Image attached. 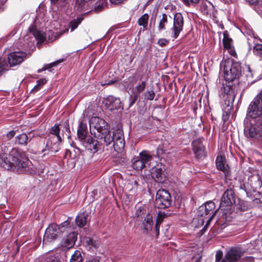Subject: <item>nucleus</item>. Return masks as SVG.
Masks as SVG:
<instances>
[{"label":"nucleus","mask_w":262,"mask_h":262,"mask_svg":"<svg viewBox=\"0 0 262 262\" xmlns=\"http://www.w3.org/2000/svg\"><path fill=\"white\" fill-rule=\"evenodd\" d=\"M86 124L83 121H81L77 130L78 138L86 149L93 153L96 152L99 149L100 144L92 137L86 136Z\"/></svg>","instance_id":"obj_5"},{"label":"nucleus","mask_w":262,"mask_h":262,"mask_svg":"<svg viewBox=\"0 0 262 262\" xmlns=\"http://www.w3.org/2000/svg\"><path fill=\"white\" fill-rule=\"evenodd\" d=\"M201 259V256H199L197 260L194 261L193 262H200Z\"/></svg>","instance_id":"obj_52"},{"label":"nucleus","mask_w":262,"mask_h":262,"mask_svg":"<svg viewBox=\"0 0 262 262\" xmlns=\"http://www.w3.org/2000/svg\"><path fill=\"white\" fill-rule=\"evenodd\" d=\"M149 16L147 14H143L138 19V24L140 26H142L144 28H146L147 25V22Z\"/></svg>","instance_id":"obj_32"},{"label":"nucleus","mask_w":262,"mask_h":262,"mask_svg":"<svg viewBox=\"0 0 262 262\" xmlns=\"http://www.w3.org/2000/svg\"><path fill=\"white\" fill-rule=\"evenodd\" d=\"M241 188L242 189H244L245 190V185L244 184H242L241 185Z\"/></svg>","instance_id":"obj_53"},{"label":"nucleus","mask_w":262,"mask_h":262,"mask_svg":"<svg viewBox=\"0 0 262 262\" xmlns=\"http://www.w3.org/2000/svg\"><path fill=\"white\" fill-rule=\"evenodd\" d=\"M105 6V3L103 1H100L99 2H97L95 7H94V10L96 12H100L101 11L104 6Z\"/></svg>","instance_id":"obj_37"},{"label":"nucleus","mask_w":262,"mask_h":262,"mask_svg":"<svg viewBox=\"0 0 262 262\" xmlns=\"http://www.w3.org/2000/svg\"><path fill=\"white\" fill-rule=\"evenodd\" d=\"M216 165L218 169L225 172L227 170V167L225 165V158L224 157L217 156L216 159Z\"/></svg>","instance_id":"obj_27"},{"label":"nucleus","mask_w":262,"mask_h":262,"mask_svg":"<svg viewBox=\"0 0 262 262\" xmlns=\"http://www.w3.org/2000/svg\"><path fill=\"white\" fill-rule=\"evenodd\" d=\"M167 42V40L166 39H160L158 41V43L161 46H164L166 45Z\"/></svg>","instance_id":"obj_47"},{"label":"nucleus","mask_w":262,"mask_h":262,"mask_svg":"<svg viewBox=\"0 0 262 262\" xmlns=\"http://www.w3.org/2000/svg\"><path fill=\"white\" fill-rule=\"evenodd\" d=\"M231 82L226 81L225 83H223L221 88L220 97L225 101H229L233 97Z\"/></svg>","instance_id":"obj_17"},{"label":"nucleus","mask_w":262,"mask_h":262,"mask_svg":"<svg viewBox=\"0 0 262 262\" xmlns=\"http://www.w3.org/2000/svg\"><path fill=\"white\" fill-rule=\"evenodd\" d=\"M15 132L13 130L10 131L7 134V137L9 139H11L14 136Z\"/></svg>","instance_id":"obj_45"},{"label":"nucleus","mask_w":262,"mask_h":262,"mask_svg":"<svg viewBox=\"0 0 262 262\" xmlns=\"http://www.w3.org/2000/svg\"><path fill=\"white\" fill-rule=\"evenodd\" d=\"M143 164L145 167L149 166L152 159V156L149 152L144 150L139 154L138 157Z\"/></svg>","instance_id":"obj_24"},{"label":"nucleus","mask_w":262,"mask_h":262,"mask_svg":"<svg viewBox=\"0 0 262 262\" xmlns=\"http://www.w3.org/2000/svg\"><path fill=\"white\" fill-rule=\"evenodd\" d=\"M90 127L93 128L97 132L95 133V137L103 139L106 145L113 144L114 149L117 152H120L124 147L125 142L123 132L120 129H117L115 132L110 130V126L103 119L98 117H93L89 121Z\"/></svg>","instance_id":"obj_1"},{"label":"nucleus","mask_w":262,"mask_h":262,"mask_svg":"<svg viewBox=\"0 0 262 262\" xmlns=\"http://www.w3.org/2000/svg\"><path fill=\"white\" fill-rule=\"evenodd\" d=\"M146 82L142 81L141 83H140L138 85H137L135 86V88L133 89V93L134 94V97L133 100L130 103V105L133 104L135 103V102L137 100L138 95L144 90L146 87Z\"/></svg>","instance_id":"obj_25"},{"label":"nucleus","mask_w":262,"mask_h":262,"mask_svg":"<svg viewBox=\"0 0 262 262\" xmlns=\"http://www.w3.org/2000/svg\"><path fill=\"white\" fill-rule=\"evenodd\" d=\"M29 31L39 42H42L45 40L46 37L45 33L37 30L35 26L32 25L30 26Z\"/></svg>","instance_id":"obj_23"},{"label":"nucleus","mask_w":262,"mask_h":262,"mask_svg":"<svg viewBox=\"0 0 262 262\" xmlns=\"http://www.w3.org/2000/svg\"><path fill=\"white\" fill-rule=\"evenodd\" d=\"M69 225V223L68 221L61 223L59 226L54 224L50 225L45 231L43 238V245H47L55 241L60 233L67 231Z\"/></svg>","instance_id":"obj_6"},{"label":"nucleus","mask_w":262,"mask_h":262,"mask_svg":"<svg viewBox=\"0 0 262 262\" xmlns=\"http://www.w3.org/2000/svg\"><path fill=\"white\" fill-rule=\"evenodd\" d=\"M67 0H51V2L52 3H55L56 2H66Z\"/></svg>","instance_id":"obj_49"},{"label":"nucleus","mask_w":262,"mask_h":262,"mask_svg":"<svg viewBox=\"0 0 262 262\" xmlns=\"http://www.w3.org/2000/svg\"><path fill=\"white\" fill-rule=\"evenodd\" d=\"M61 139L59 136L50 135L46 143V147L53 152H56L59 150V145Z\"/></svg>","instance_id":"obj_15"},{"label":"nucleus","mask_w":262,"mask_h":262,"mask_svg":"<svg viewBox=\"0 0 262 262\" xmlns=\"http://www.w3.org/2000/svg\"><path fill=\"white\" fill-rule=\"evenodd\" d=\"M51 262H59L58 260L57 259H54L52 260Z\"/></svg>","instance_id":"obj_54"},{"label":"nucleus","mask_w":262,"mask_h":262,"mask_svg":"<svg viewBox=\"0 0 262 262\" xmlns=\"http://www.w3.org/2000/svg\"><path fill=\"white\" fill-rule=\"evenodd\" d=\"M250 4H254L258 2V0H246Z\"/></svg>","instance_id":"obj_48"},{"label":"nucleus","mask_w":262,"mask_h":262,"mask_svg":"<svg viewBox=\"0 0 262 262\" xmlns=\"http://www.w3.org/2000/svg\"><path fill=\"white\" fill-rule=\"evenodd\" d=\"M253 53L256 56L262 57V45H256L253 48Z\"/></svg>","instance_id":"obj_36"},{"label":"nucleus","mask_w":262,"mask_h":262,"mask_svg":"<svg viewBox=\"0 0 262 262\" xmlns=\"http://www.w3.org/2000/svg\"><path fill=\"white\" fill-rule=\"evenodd\" d=\"M220 72L223 73L225 81L232 82L238 77L241 66L237 62H234L232 59H228L221 63Z\"/></svg>","instance_id":"obj_4"},{"label":"nucleus","mask_w":262,"mask_h":262,"mask_svg":"<svg viewBox=\"0 0 262 262\" xmlns=\"http://www.w3.org/2000/svg\"><path fill=\"white\" fill-rule=\"evenodd\" d=\"M86 262H99V261L96 257H90L88 259Z\"/></svg>","instance_id":"obj_44"},{"label":"nucleus","mask_w":262,"mask_h":262,"mask_svg":"<svg viewBox=\"0 0 262 262\" xmlns=\"http://www.w3.org/2000/svg\"><path fill=\"white\" fill-rule=\"evenodd\" d=\"M47 80L46 78H41L39 80H38L37 81V84H38V85H39L40 87L42 88V86L46 83Z\"/></svg>","instance_id":"obj_42"},{"label":"nucleus","mask_w":262,"mask_h":262,"mask_svg":"<svg viewBox=\"0 0 262 262\" xmlns=\"http://www.w3.org/2000/svg\"><path fill=\"white\" fill-rule=\"evenodd\" d=\"M28 140V136L25 134H23L16 137V142L19 144H26Z\"/></svg>","instance_id":"obj_31"},{"label":"nucleus","mask_w":262,"mask_h":262,"mask_svg":"<svg viewBox=\"0 0 262 262\" xmlns=\"http://www.w3.org/2000/svg\"><path fill=\"white\" fill-rule=\"evenodd\" d=\"M148 212L144 207H140L138 208L136 212V215L137 220H140L144 218Z\"/></svg>","instance_id":"obj_29"},{"label":"nucleus","mask_w":262,"mask_h":262,"mask_svg":"<svg viewBox=\"0 0 262 262\" xmlns=\"http://www.w3.org/2000/svg\"><path fill=\"white\" fill-rule=\"evenodd\" d=\"M88 214L86 213H79L76 218V222L79 227H84L88 221Z\"/></svg>","instance_id":"obj_26"},{"label":"nucleus","mask_w":262,"mask_h":262,"mask_svg":"<svg viewBox=\"0 0 262 262\" xmlns=\"http://www.w3.org/2000/svg\"><path fill=\"white\" fill-rule=\"evenodd\" d=\"M41 88V87H40L39 85H38V84H36L34 86V87L32 89V90L31 91V93H36V92L39 91Z\"/></svg>","instance_id":"obj_43"},{"label":"nucleus","mask_w":262,"mask_h":262,"mask_svg":"<svg viewBox=\"0 0 262 262\" xmlns=\"http://www.w3.org/2000/svg\"><path fill=\"white\" fill-rule=\"evenodd\" d=\"M244 253L240 247H233L228 250L225 257L222 259V252L217 251L215 255V262H235L239 260Z\"/></svg>","instance_id":"obj_7"},{"label":"nucleus","mask_w":262,"mask_h":262,"mask_svg":"<svg viewBox=\"0 0 262 262\" xmlns=\"http://www.w3.org/2000/svg\"><path fill=\"white\" fill-rule=\"evenodd\" d=\"M133 167L137 170H140L145 167L141 160L138 157L134 161L133 163Z\"/></svg>","instance_id":"obj_33"},{"label":"nucleus","mask_w":262,"mask_h":262,"mask_svg":"<svg viewBox=\"0 0 262 262\" xmlns=\"http://www.w3.org/2000/svg\"><path fill=\"white\" fill-rule=\"evenodd\" d=\"M27 57L26 53L23 51H15L8 55V61L10 66H14L21 63Z\"/></svg>","instance_id":"obj_13"},{"label":"nucleus","mask_w":262,"mask_h":262,"mask_svg":"<svg viewBox=\"0 0 262 262\" xmlns=\"http://www.w3.org/2000/svg\"><path fill=\"white\" fill-rule=\"evenodd\" d=\"M82 257L81 252L79 251L76 250L74 253L72 255L70 259L71 262H82Z\"/></svg>","instance_id":"obj_30"},{"label":"nucleus","mask_w":262,"mask_h":262,"mask_svg":"<svg viewBox=\"0 0 262 262\" xmlns=\"http://www.w3.org/2000/svg\"><path fill=\"white\" fill-rule=\"evenodd\" d=\"M186 6H194L198 4L200 0H181Z\"/></svg>","instance_id":"obj_40"},{"label":"nucleus","mask_w":262,"mask_h":262,"mask_svg":"<svg viewBox=\"0 0 262 262\" xmlns=\"http://www.w3.org/2000/svg\"><path fill=\"white\" fill-rule=\"evenodd\" d=\"M163 153H164L163 150L162 148H158V154H163Z\"/></svg>","instance_id":"obj_51"},{"label":"nucleus","mask_w":262,"mask_h":262,"mask_svg":"<svg viewBox=\"0 0 262 262\" xmlns=\"http://www.w3.org/2000/svg\"><path fill=\"white\" fill-rule=\"evenodd\" d=\"M84 243L87 246H92L96 247V245L94 243L93 241L90 237H85L84 240Z\"/></svg>","instance_id":"obj_41"},{"label":"nucleus","mask_w":262,"mask_h":262,"mask_svg":"<svg viewBox=\"0 0 262 262\" xmlns=\"http://www.w3.org/2000/svg\"><path fill=\"white\" fill-rule=\"evenodd\" d=\"M192 144L195 157L198 159L204 158L205 156L204 147L201 140L199 139L195 140L193 141Z\"/></svg>","instance_id":"obj_20"},{"label":"nucleus","mask_w":262,"mask_h":262,"mask_svg":"<svg viewBox=\"0 0 262 262\" xmlns=\"http://www.w3.org/2000/svg\"><path fill=\"white\" fill-rule=\"evenodd\" d=\"M258 124L262 125L261 119L249 116L247 113L244 120V135L247 138L258 139L262 137V127Z\"/></svg>","instance_id":"obj_3"},{"label":"nucleus","mask_w":262,"mask_h":262,"mask_svg":"<svg viewBox=\"0 0 262 262\" xmlns=\"http://www.w3.org/2000/svg\"><path fill=\"white\" fill-rule=\"evenodd\" d=\"M77 239V234L73 232L69 234L61 242V246L67 249H70L74 246Z\"/></svg>","instance_id":"obj_21"},{"label":"nucleus","mask_w":262,"mask_h":262,"mask_svg":"<svg viewBox=\"0 0 262 262\" xmlns=\"http://www.w3.org/2000/svg\"><path fill=\"white\" fill-rule=\"evenodd\" d=\"M126 0H110V2L112 4H120L121 3L124 2Z\"/></svg>","instance_id":"obj_46"},{"label":"nucleus","mask_w":262,"mask_h":262,"mask_svg":"<svg viewBox=\"0 0 262 262\" xmlns=\"http://www.w3.org/2000/svg\"><path fill=\"white\" fill-rule=\"evenodd\" d=\"M223 45L224 48L227 50L228 53L232 56L236 55L234 47L232 46V40L226 34H224Z\"/></svg>","instance_id":"obj_22"},{"label":"nucleus","mask_w":262,"mask_h":262,"mask_svg":"<svg viewBox=\"0 0 262 262\" xmlns=\"http://www.w3.org/2000/svg\"><path fill=\"white\" fill-rule=\"evenodd\" d=\"M0 164L5 169L19 173H34L35 172L25 152L17 148H13L9 155H2Z\"/></svg>","instance_id":"obj_2"},{"label":"nucleus","mask_w":262,"mask_h":262,"mask_svg":"<svg viewBox=\"0 0 262 262\" xmlns=\"http://www.w3.org/2000/svg\"><path fill=\"white\" fill-rule=\"evenodd\" d=\"M168 15L166 14H163L162 18L160 19L158 25L159 31H162L165 29V26L168 23Z\"/></svg>","instance_id":"obj_28"},{"label":"nucleus","mask_w":262,"mask_h":262,"mask_svg":"<svg viewBox=\"0 0 262 262\" xmlns=\"http://www.w3.org/2000/svg\"><path fill=\"white\" fill-rule=\"evenodd\" d=\"M235 203L234 193L232 189H228L224 193L221 203L220 207L230 206Z\"/></svg>","instance_id":"obj_16"},{"label":"nucleus","mask_w":262,"mask_h":262,"mask_svg":"<svg viewBox=\"0 0 262 262\" xmlns=\"http://www.w3.org/2000/svg\"><path fill=\"white\" fill-rule=\"evenodd\" d=\"M63 59H59L58 60L56 61L55 62H52L51 63H50L49 64L45 65L42 68L38 70V72L40 73L43 71H45L46 70H49L52 67L55 66L57 65L58 63L61 62L63 61Z\"/></svg>","instance_id":"obj_34"},{"label":"nucleus","mask_w":262,"mask_h":262,"mask_svg":"<svg viewBox=\"0 0 262 262\" xmlns=\"http://www.w3.org/2000/svg\"><path fill=\"white\" fill-rule=\"evenodd\" d=\"M247 113L249 116L259 117L262 123V93L257 95L250 103Z\"/></svg>","instance_id":"obj_8"},{"label":"nucleus","mask_w":262,"mask_h":262,"mask_svg":"<svg viewBox=\"0 0 262 262\" xmlns=\"http://www.w3.org/2000/svg\"><path fill=\"white\" fill-rule=\"evenodd\" d=\"M171 196L168 191L165 189H159L156 194V205L161 209L167 208L171 204Z\"/></svg>","instance_id":"obj_9"},{"label":"nucleus","mask_w":262,"mask_h":262,"mask_svg":"<svg viewBox=\"0 0 262 262\" xmlns=\"http://www.w3.org/2000/svg\"><path fill=\"white\" fill-rule=\"evenodd\" d=\"M144 95L145 99H146L147 100H152L154 99V98L155 97V94L154 91L150 90V91H147V92H146L144 93Z\"/></svg>","instance_id":"obj_38"},{"label":"nucleus","mask_w":262,"mask_h":262,"mask_svg":"<svg viewBox=\"0 0 262 262\" xmlns=\"http://www.w3.org/2000/svg\"><path fill=\"white\" fill-rule=\"evenodd\" d=\"M165 216V214L163 213H159L157 217L156 223L155 224V229L157 234L159 233V226L162 222L164 217Z\"/></svg>","instance_id":"obj_35"},{"label":"nucleus","mask_w":262,"mask_h":262,"mask_svg":"<svg viewBox=\"0 0 262 262\" xmlns=\"http://www.w3.org/2000/svg\"><path fill=\"white\" fill-rule=\"evenodd\" d=\"M83 19V15H80L77 16L76 18L71 20L68 24V27L61 31L60 35L68 33L69 30H70L71 32H73L78 28V26L81 23Z\"/></svg>","instance_id":"obj_19"},{"label":"nucleus","mask_w":262,"mask_h":262,"mask_svg":"<svg viewBox=\"0 0 262 262\" xmlns=\"http://www.w3.org/2000/svg\"><path fill=\"white\" fill-rule=\"evenodd\" d=\"M29 38V35H27L26 37H25V40H28V39Z\"/></svg>","instance_id":"obj_55"},{"label":"nucleus","mask_w":262,"mask_h":262,"mask_svg":"<svg viewBox=\"0 0 262 262\" xmlns=\"http://www.w3.org/2000/svg\"><path fill=\"white\" fill-rule=\"evenodd\" d=\"M103 104L105 107L112 111L115 110H118L121 107V101L119 98L114 97L112 96H109L104 98Z\"/></svg>","instance_id":"obj_14"},{"label":"nucleus","mask_w":262,"mask_h":262,"mask_svg":"<svg viewBox=\"0 0 262 262\" xmlns=\"http://www.w3.org/2000/svg\"><path fill=\"white\" fill-rule=\"evenodd\" d=\"M246 259L248 261V262H251L253 261V258L252 257H246Z\"/></svg>","instance_id":"obj_50"},{"label":"nucleus","mask_w":262,"mask_h":262,"mask_svg":"<svg viewBox=\"0 0 262 262\" xmlns=\"http://www.w3.org/2000/svg\"><path fill=\"white\" fill-rule=\"evenodd\" d=\"M184 18L182 15L177 13L174 15L173 26L171 29V37L176 39L183 29Z\"/></svg>","instance_id":"obj_10"},{"label":"nucleus","mask_w":262,"mask_h":262,"mask_svg":"<svg viewBox=\"0 0 262 262\" xmlns=\"http://www.w3.org/2000/svg\"><path fill=\"white\" fill-rule=\"evenodd\" d=\"M165 166L161 163L157 164L151 169V176L153 179L159 183H163L166 178Z\"/></svg>","instance_id":"obj_11"},{"label":"nucleus","mask_w":262,"mask_h":262,"mask_svg":"<svg viewBox=\"0 0 262 262\" xmlns=\"http://www.w3.org/2000/svg\"><path fill=\"white\" fill-rule=\"evenodd\" d=\"M142 227L144 232L149 233L155 228V224L153 221L152 215L148 213L146 216H144L142 223Z\"/></svg>","instance_id":"obj_18"},{"label":"nucleus","mask_w":262,"mask_h":262,"mask_svg":"<svg viewBox=\"0 0 262 262\" xmlns=\"http://www.w3.org/2000/svg\"><path fill=\"white\" fill-rule=\"evenodd\" d=\"M60 129L58 125H55L53 127H52L50 133L51 135H55V136H59Z\"/></svg>","instance_id":"obj_39"},{"label":"nucleus","mask_w":262,"mask_h":262,"mask_svg":"<svg viewBox=\"0 0 262 262\" xmlns=\"http://www.w3.org/2000/svg\"><path fill=\"white\" fill-rule=\"evenodd\" d=\"M214 208L215 204L212 201H209L206 203L204 205L199 207V211L201 212V215L203 216L209 214L211 215L209 219L207 221L206 226L203 228V230H205L206 229L207 226L209 224L215 215L216 211H214Z\"/></svg>","instance_id":"obj_12"}]
</instances>
